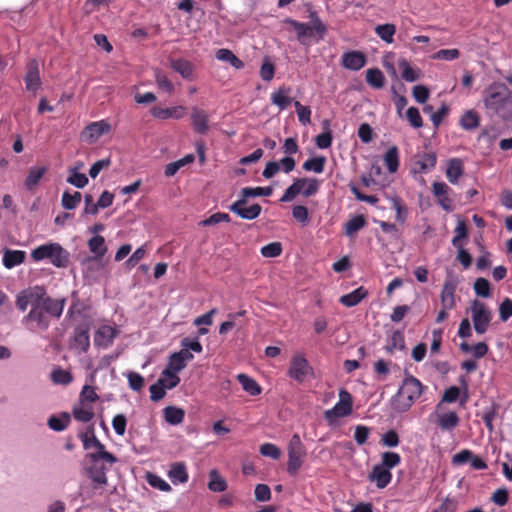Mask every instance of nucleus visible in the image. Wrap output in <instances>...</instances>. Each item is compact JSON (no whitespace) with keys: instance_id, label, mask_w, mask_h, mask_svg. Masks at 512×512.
Wrapping results in <instances>:
<instances>
[{"instance_id":"obj_1","label":"nucleus","mask_w":512,"mask_h":512,"mask_svg":"<svg viewBox=\"0 0 512 512\" xmlns=\"http://www.w3.org/2000/svg\"><path fill=\"white\" fill-rule=\"evenodd\" d=\"M482 102L490 118L512 121V90L506 84L493 82L482 93Z\"/></svg>"},{"instance_id":"obj_2","label":"nucleus","mask_w":512,"mask_h":512,"mask_svg":"<svg viewBox=\"0 0 512 512\" xmlns=\"http://www.w3.org/2000/svg\"><path fill=\"white\" fill-rule=\"evenodd\" d=\"M308 12L310 22H300L290 17L283 20V23L293 28L298 42L303 46H311L321 42L328 31L326 24L322 21L316 10L309 9Z\"/></svg>"},{"instance_id":"obj_3","label":"nucleus","mask_w":512,"mask_h":512,"mask_svg":"<svg viewBox=\"0 0 512 512\" xmlns=\"http://www.w3.org/2000/svg\"><path fill=\"white\" fill-rule=\"evenodd\" d=\"M272 193L273 188L271 186L244 187L240 191L239 198L230 206H228V209L243 220H255L260 216L262 207L258 203H253L250 206L245 207L248 199L256 197H269L272 195Z\"/></svg>"},{"instance_id":"obj_4","label":"nucleus","mask_w":512,"mask_h":512,"mask_svg":"<svg viewBox=\"0 0 512 512\" xmlns=\"http://www.w3.org/2000/svg\"><path fill=\"white\" fill-rule=\"evenodd\" d=\"M425 389L426 387L418 378L411 374L406 375L402 385L391 399L394 409L399 413L407 412L420 398Z\"/></svg>"},{"instance_id":"obj_5","label":"nucleus","mask_w":512,"mask_h":512,"mask_svg":"<svg viewBox=\"0 0 512 512\" xmlns=\"http://www.w3.org/2000/svg\"><path fill=\"white\" fill-rule=\"evenodd\" d=\"M35 262L48 259L56 268H67L70 262V253L57 242H48L37 246L31 252Z\"/></svg>"},{"instance_id":"obj_6","label":"nucleus","mask_w":512,"mask_h":512,"mask_svg":"<svg viewBox=\"0 0 512 512\" xmlns=\"http://www.w3.org/2000/svg\"><path fill=\"white\" fill-rule=\"evenodd\" d=\"M319 181L316 178H297L290 186L287 187L282 197L281 202H291L297 195L302 194L304 197L315 195L319 190Z\"/></svg>"},{"instance_id":"obj_7","label":"nucleus","mask_w":512,"mask_h":512,"mask_svg":"<svg viewBox=\"0 0 512 512\" xmlns=\"http://www.w3.org/2000/svg\"><path fill=\"white\" fill-rule=\"evenodd\" d=\"M306 448L301 441L299 434L295 433L291 436L288 446V462H287V473L290 476H296L303 465V459L306 456Z\"/></svg>"},{"instance_id":"obj_8","label":"nucleus","mask_w":512,"mask_h":512,"mask_svg":"<svg viewBox=\"0 0 512 512\" xmlns=\"http://www.w3.org/2000/svg\"><path fill=\"white\" fill-rule=\"evenodd\" d=\"M287 375L292 380L303 383L308 376L314 375V369L303 353H295L289 364Z\"/></svg>"},{"instance_id":"obj_9","label":"nucleus","mask_w":512,"mask_h":512,"mask_svg":"<svg viewBox=\"0 0 512 512\" xmlns=\"http://www.w3.org/2000/svg\"><path fill=\"white\" fill-rule=\"evenodd\" d=\"M39 295L37 296V300L42 307V310L46 313L48 318L59 319L63 313L66 298H58L54 299L47 295V292L43 286H40L38 289Z\"/></svg>"},{"instance_id":"obj_10","label":"nucleus","mask_w":512,"mask_h":512,"mask_svg":"<svg viewBox=\"0 0 512 512\" xmlns=\"http://www.w3.org/2000/svg\"><path fill=\"white\" fill-rule=\"evenodd\" d=\"M471 318L477 334H484L491 322V312L487 306L475 299L471 303Z\"/></svg>"},{"instance_id":"obj_11","label":"nucleus","mask_w":512,"mask_h":512,"mask_svg":"<svg viewBox=\"0 0 512 512\" xmlns=\"http://www.w3.org/2000/svg\"><path fill=\"white\" fill-rule=\"evenodd\" d=\"M353 409L351 394L344 388L339 390V401L331 408L325 411V419L329 422L337 418L350 415Z\"/></svg>"},{"instance_id":"obj_12","label":"nucleus","mask_w":512,"mask_h":512,"mask_svg":"<svg viewBox=\"0 0 512 512\" xmlns=\"http://www.w3.org/2000/svg\"><path fill=\"white\" fill-rule=\"evenodd\" d=\"M24 83L26 90L33 94H36L42 86L39 62L35 58L30 59L26 64V74L24 76Z\"/></svg>"},{"instance_id":"obj_13","label":"nucleus","mask_w":512,"mask_h":512,"mask_svg":"<svg viewBox=\"0 0 512 512\" xmlns=\"http://www.w3.org/2000/svg\"><path fill=\"white\" fill-rule=\"evenodd\" d=\"M28 322L34 323L35 327L42 331L47 330L50 326V319L48 318L44 310H42V307L37 299L33 303L28 314L24 316L22 319V323L25 324Z\"/></svg>"},{"instance_id":"obj_14","label":"nucleus","mask_w":512,"mask_h":512,"mask_svg":"<svg viewBox=\"0 0 512 512\" xmlns=\"http://www.w3.org/2000/svg\"><path fill=\"white\" fill-rule=\"evenodd\" d=\"M119 330L110 325H101L94 334V345L98 348L107 349L118 336Z\"/></svg>"},{"instance_id":"obj_15","label":"nucleus","mask_w":512,"mask_h":512,"mask_svg":"<svg viewBox=\"0 0 512 512\" xmlns=\"http://www.w3.org/2000/svg\"><path fill=\"white\" fill-rule=\"evenodd\" d=\"M366 63V55L359 50H348L341 56V65L347 70L359 71Z\"/></svg>"},{"instance_id":"obj_16","label":"nucleus","mask_w":512,"mask_h":512,"mask_svg":"<svg viewBox=\"0 0 512 512\" xmlns=\"http://www.w3.org/2000/svg\"><path fill=\"white\" fill-rule=\"evenodd\" d=\"M192 127L197 134L206 135L209 131V115L199 108L193 107L190 115Z\"/></svg>"},{"instance_id":"obj_17","label":"nucleus","mask_w":512,"mask_h":512,"mask_svg":"<svg viewBox=\"0 0 512 512\" xmlns=\"http://www.w3.org/2000/svg\"><path fill=\"white\" fill-rule=\"evenodd\" d=\"M392 477V472L380 463L375 464L368 475V479L371 482H375L376 487L379 489L386 488L390 484Z\"/></svg>"},{"instance_id":"obj_18","label":"nucleus","mask_w":512,"mask_h":512,"mask_svg":"<svg viewBox=\"0 0 512 512\" xmlns=\"http://www.w3.org/2000/svg\"><path fill=\"white\" fill-rule=\"evenodd\" d=\"M186 108L184 106H174V107H159L154 106L151 108V115L159 120H167V119H175L179 120L185 116Z\"/></svg>"},{"instance_id":"obj_19","label":"nucleus","mask_w":512,"mask_h":512,"mask_svg":"<svg viewBox=\"0 0 512 512\" xmlns=\"http://www.w3.org/2000/svg\"><path fill=\"white\" fill-rule=\"evenodd\" d=\"M450 191V187L445 182L435 181L432 184V192L437 197L439 206L446 212L453 210L452 200L448 196Z\"/></svg>"},{"instance_id":"obj_20","label":"nucleus","mask_w":512,"mask_h":512,"mask_svg":"<svg viewBox=\"0 0 512 512\" xmlns=\"http://www.w3.org/2000/svg\"><path fill=\"white\" fill-rule=\"evenodd\" d=\"M110 129L111 126L106 120L91 122L85 127L83 131V137L86 140L93 142L100 138L102 135L108 133Z\"/></svg>"},{"instance_id":"obj_21","label":"nucleus","mask_w":512,"mask_h":512,"mask_svg":"<svg viewBox=\"0 0 512 512\" xmlns=\"http://www.w3.org/2000/svg\"><path fill=\"white\" fill-rule=\"evenodd\" d=\"M47 171V166H31L24 180L25 189L29 192L34 191L39 186Z\"/></svg>"},{"instance_id":"obj_22","label":"nucleus","mask_w":512,"mask_h":512,"mask_svg":"<svg viewBox=\"0 0 512 512\" xmlns=\"http://www.w3.org/2000/svg\"><path fill=\"white\" fill-rule=\"evenodd\" d=\"M38 289H40V286L36 285L31 289H24L17 294L15 303L19 311L25 312L29 305H33L39 295Z\"/></svg>"},{"instance_id":"obj_23","label":"nucleus","mask_w":512,"mask_h":512,"mask_svg":"<svg viewBox=\"0 0 512 512\" xmlns=\"http://www.w3.org/2000/svg\"><path fill=\"white\" fill-rule=\"evenodd\" d=\"M74 346L85 353L90 347L89 325L80 324L74 328L73 332Z\"/></svg>"},{"instance_id":"obj_24","label":"nucleus","mask_w":512,"mask_h":512,"mask_svg":"<svg viewBox=\"0 0 512 512\" xmlns=\"http://www.w3.org/2000/svg\"><path fill=\"white\" fill-rule=\"evenodd\" d=\"M168 477L170 481L174 484H184L189 479V474L187 471V466L184 462H174L170 465V469L168 471Z\"/></svg>"},{"instance_id":"obj_25","label":"nucleus","mask_w":512,"mask_h":512,"mask_svg":"<svg viewBox=\"0 0 512 512\" xmlns=\"http://www.w3.org/2000/svg\"><path fill=\"white\" fill-rule=\"evenodd\" d=\"M437 163V156L434 152L418 154L414 162V171L418 173H427L434 169Z\"/></svg>"},{"instance_id":"obj_26","label":"nucleus","mask_w":512,"mask_h":512,"mask_svg":"<svg viewBox=\"0 0 512 512\" xmlns=\"http://www.w3.org/2000/svg\"><path fill=\"white\" fill-rule=\"evenodd\" d=\"M170 66L183 79L189 81L194 79V66L190 61L184 58L170 59Z\"/></svg>"},{"instance_id":"obj_27","label":"nucleus","mask_w":512,"mask_h":512,"mask_svg":"<svg viewBox=\"0 0 512 512\" xmlns=\"http://www.w3.org/2000/svg\"><path fill=\"white\" fill-rule=\"evenodd\" d=\"M368 295V290L360 286L350 293L344 294L340 297L339 302L348 308L357 306Z\"/></svg>"},{"instance_id":"obj_28","label":"nucleus","mask_w":512,"mask_h":512,"mask_svg":"<svg viewBox=\"0 0 512 512\" xmlns=\"http://www.w3.org/2000/svg\"><path fill=\"white\" fill-rule=\"evenodd\" d=\"M459 422V416L455 411H448L438 414L436 421L437 425L443 431L447 432H452L459 425Z\"/></svg>"},{"instance_id":"obj_29","label":"nucleus","mask_w":512,"mask_h":512,"mask_svg":"<svg viewBox=\"0 0 512 512\" xmlns=\"http://www.w3.org/2000/svg\"><path fill=\"white\" fill-rule=\"evenodd\" d=\"M26 252L23 250L5 249L3 253V266L12 269L25 261Z\"/></svg>"},{"instance_id":"obj_30","label":"nucleus","mask_w":512,"mask_h":512,"mask_svg":"<svg viewBox=\"0 0 512 512\" xmlns=\"http://www.w3.org/2000/svg\"><path fill=\"white\" fill-rule=\"evenodd\" d=\"M291 88L287 86L279 87L271 95L272 104L276 105L280 110H285L292 103V98L288 96Z\"/></svg>"},{"instance_id":"obj_31","label":"nucleus","mask_w":512,"mask_h":512,"mask_svg":"<svg viewBox=\"0 0 512 512\" xmlns=\"http://www.w3.org/2000/svg\"><path fill=\"white\" fill-rule=\"evenodd\" d=\"M93 448H96L97 451L93 453H89V459L91 463H98L100 460H103L109 464H114L117 462V457L111 452L107 451L105 445L99 440V444L95 445Z\"/></svg>"},{"instance_id":"obj_32","label":"nucleus","mask_w":512,"mask_h":512,"mask_svg":"<svg viewBox=\"0 0 512 512\" xmlns=\"http://www.w3.org/2000/svg\"><path fill=\"white\" fill-rule=\"evenodd\" d=\"M463 172V162L460 158H451L448 161L446 177L451 184H456Z\"/></svg>"},{"instance_id":"obj_33","label":"nucleus","mask_w":512,"mask_h":512,"mask_svg":"<svg viewBox=\"0 0 512 512\" xmlns=\"http://www.w3.org/2000/svg\"><path fill=\"white\" fill-rule=\"evenodd\" d=\"M456 284L446 280L441 291V303L445 309H452L455 305Z\"/></svg>"},{"instance_id":"obj_34","label":"nucleus","mask_w":512,"mask_h":512,"mask_svg":"<svg viewBox=\"0 0 512 512\" xmlns=\"http://www.w3.org/2000/svg\"><path fill=\"white\" fill-rule=\"evenodd\" d=\"M479 125L480 117L473 109L466 110L459 119V126L466 131L474 130L478 128Z\"/></svg>"},{"instance_id":"obj_35","label":"nucleus","mask_w":512,"mask_h":512,"mask_svg":"<svg viewBox=\"0 0 512 512\" xmlns=\"http://www.w3.org/2000/svg\"><path fill=\"white\" fill-rule=\"evenodd\" d=\"M163 416L168 424L176 426L183 422L185 411L180 407L170 405L163 409Z\"/></svg>"},{"instance_id":"obj_36","label":"nucleus","mask_w":512,"mask_h":512,"mask_svg":"<svg viewBox=\"0 0 512 512\" xmlns=\"http://www.w3.org/2000/svg\"><path fill=\"white\" fill-rule=\"evenodd\" d=\"M71 421L68 412H62L60 415H51L48 419V427L56 432H61L67 428Z\"/></svg>"},{"instance_id":"obj_37","label":"nucleus","mask_w":512,"mask_h":512,"mask_svg":"<svg viewBox=\"0 0 512 512\" xmlns=\"http://www.w3.org/2000/svg\"><path fill=\"white\" fill-rule=\"evenodd\" d=\"M385 166L390 173H396L399 168V150L393 145L387 149L383 157Z\"/></svg>"},{"instance_id":"obj_38","label":"nucleus","mask_w":512,"mask_h":512,"mask_svg":"<svg viewBox=\"0 0 512 512\" xmlns=\"http://www.w3.org/2000/svg\"><path fill=\"white\" fill-rule=\"evenodd\" d=\"M237 379L241 384L243 390L250 394L251 396H257L261 393V386L257 383L255 379L248 376L247 374H238Z\"/></svg>"},{"instance_id":"obj_39","label":"nucleus","mask_w":512,"mask_h":512,"mask_svg":"<svg viewBox=\"0 0 512 512\" xmlns=\"http://www.w3.org/2000/svg\"><path fill=\"white\" fill-rule=\"evenodd\" d=\"M89 478L96 485L103 486L107 484L106 468L98 463H92L87 470Z\"/></svg>"},{"instance_id":"obj_40","label":"nucleus","mask_w":512,"mask_h":512,"mask_svg":"<svg viewBox=\"0 0 512 512\" xmlns=\"http://www.w3.org/2000/svg\"><path fill=\"white\" fill-rule=\"evenodd\" d=\"M88 248L94 254L95 259H101L107 252L105 239L101 235H95L88 240Z\"/></svg>"},{"instance_id":"obj_41","label":"nucleus","mask_w":512,"mask_h":512,"mask_svg":"<svg viewBox=\"0 0 512 512\" xmlns=\"http://www.w3.org/2000/svg\"><path fill=\"white\" fill-rule=\"evenodd\" d=\"M398 66L401 69V77L406 82H415L419 79L420 70L414 69L406 59H399Z\"/></svg>"},{"instance_id":"obj_42","label":"nucleus","mask_w":512,"mask_h":512,"mask_svg":"<svg viewBox=\"0 0 512 512\" xmlns=\"http://www.w3.org/2000/svg\"><path fill=\"white\" fill-rule=\"evenodd\" d=\"M227 487V481L216 469H212L209 472L208 489L212 492H224Z\"/></svg>"},{"instance_id":"obj_43","label":"nucleus","mask_w":512,"mask_h":512,"mask_svg":"<svg viewBox=\"0 0 512 512\" xmlns=\"http://www.w3.org/2000/svg\"><path fill=\"white\" fill-rule=\"evenodd\" d=\"M375 33L382 41L391 44L394 41L396 26L392 23L379 24L375 27Z\"/></svg>"},{"instance_id":"obj_44","label":"nucleus","mask_w":512,"mask_h":512,"mask_svg":"<svg viewBox=\"0 0 512 512\" xmlns=\"http://www.w3.org/2000/svg\"><path fill=\"white\" fill-rule=\"evenodd\" d=\"M366 82L375 89H381L385 84V75L379 68H369L366 71Z\"/></svg>"},{"instance_id":"obj_45","label":"nucleus","mask_w":512,"mask_h":512,"mask_svg":"<svg viewBox=\"0 0 512 512\" xmlns=\"http://www.w3.org/2000/svg\"><path fill=\"white\" fill-rule=\"evenodd\" d=\"M454 237L452 238V245L454 247L464 246L462 240L468 238V229L464 220L460 216L457 217V225L454 230Z\"/></svg>"},{"instance_id":"obj_46","label":"nucleus","mask_w":512,"mask_h":512,"mask_svg":"<svg viewBox=\"0 0 512 512\" xmlns=\"http://www.w3.org/2000/svg\"><path fill=\"white\" fill-rule=\"evenodd\" d=\"M72 414L75 420L82 423H88L94 417L93 408L91 406H85L84 404L74 406Z\"/></svg>"},{"instance_id":"obj_47","label":"nucleus","mask_w":512,"mask_h":512,"mask_svg":"<svg viewBox=\"0 0 512 512\" xmlns=\"http://www.w3.org/2000/svg\"><path fill=\"white\" fill-rule=\"evenodd\" d=\"M326 163L325 156H314L308 158L302 165L305 171H312L314 173L320 174L324 171Z\"/></svg>"},{"instance_id":"obj_48","label":"nucleus","mask_w":512,"mask_h":512,"mask_svg":"<svg viewBox=\"0 0 512 512\" xmlns=\"http://www.w3.org/2000/svg\"><path fill=\"white\" fill-rule=\"evenodd\" d=\"M81 199L82 195L78 191H74L73 193L64 191L61 198V205L66 210H73L81 202Z\"/></svg>"},{"instance_id":"obj_49","label":"nucleus","mask_w":512,"mask_h":512,"mask_svg":"<svg viewBox=\"0 0 512 512\" xmlns=\"http://www.w3.org/2000/svg\"><path fill=\"white\" fill-rule=\"evenodd\" d=\"M392 204V208L396 211V221L403 224L408 216V209L403 204V201L398 196H391L388 198Z\"/></svg>"},{"instance_id":"obj_50","label":"nucleus","mask_w":512,"mask_h":512,"mask_svg":"<svg viewBox=\"0 0 512 512\" xmlns=\"http://www.w3.org/2000/svg\"><path fill=\"white\" fill-rule=\"evenodd\" d=\"M146 480L151 487L158 489L162 492H170L172 490L170 484L161 476L155 473L148 472L146 474Z\"/></svg>"},{"instance_id":"obj_51","label":"nucleus","mask_w":512,"mask_h":512,"mask_svg":"<svg viewBox=\"0 0 512 512\" xmlns=\"http://www.w3.org/2000/svg\"><path fill=\"white\" fill-rule=\"evenodd\" d=\"M366 224L365 217L362 214L353 216L349 219L345 224V233L347 236H352L360 229H362Z\"/></svg>"},{"instance_id":"obj_52","label":"nucleus","mask_w":512,"mask_h":512,"mask_svg":"<svg viewBox=\"0 0 512 512\" xmlns=\"http://www.w3.org/2000/svg\"><path fill=\"white\" fill-rule=\"evenodd\" d=\"M79 437L85 450H89L99 444V439L95 435L94 425H89L86 428V431L81 433Z\"/></svg>"},{"instance_id":"obj_53","label":"nucleus","mask_w":512,"mask_h":512,"mask_svg":"<svg viewBox=\"0 0 512 512\" xmlns=\"http://www.w3.org/2000/svg\"><path fill=\"white\" fill-rule=\"evenodd\" d=\"M67 182L78 189H82L88 184V177L84 173L78 172V167H74L70 169Z\"/></svg>"},{"instance_id":"obj_54","label":"nucleus","mask_w":512,"mask_h":512,"mask_svg":"<svg viewBox=\"0 0 512 512\" xmlns=\"http://www.w3.org/2000/svg\"><path fill=\"white\" fill-rule=\"evenodd\" d=\"M473 289H474L475 294L479 297H482V298L491 297L490 282L484 277H479L475 280Z\"/></svg>"},{"instance_id":"obj_55","label":"nucleus","mask_w":512,"mask_h":512,"mask_svg":"<svg viewBox=\"0 0 512 512\" xmlns=\"http://www.w3.org/2000/svg\"><path fill=\"white\" fill-rule=\"evenodd\" d=\"M401 463V456L397 452L385 451L381 454V462L390 471Z\"/></svg>"},{"instance_id":"obj_56","label":"nucleus","mask_w":512,"mask_h":512,"mask_svg":"<svg viewBox=\"0 0 512 512\" xmlns=\"http://www.w3.org/2000/svg\"><path fill=\"white\" fill-rule=\"evenodd\" d=\"M259 75L265 82H270L274 78L275 65L268 57H264L260 67Z\"/></svg>"},{"instance_id":"obj_57","label":"nucleus","mask_w":512,"mask_h":512,"mask_svg":"<svg viewBox=\"0 0 512 512\" xmlns=\"http://www.w3.org/2000/svg\"><path fill=\"white\" fill-rule=\"evenodd\" d=\"M158 380H163V384L167 390L174 389L180 383V377L178 374L169 372V369H164Z\"/></svg>"},{"instance_id":"obj_58","label":"nucleus","mask_w":512,"mask_h":512,"mask_svg":"<svg viewBox=\"0 0 512 512\" xmlns=\"http://www.w3.org/2000/svg\"><path fill=\"white\" fill-rule=\"evenodd\" d=\"M380 443L388 448H395L400 444V437L396 430L390 429L381 436Z\"/></svg>"},{"instance_id":"obj_59","label":"nucleus","mask_w":512,"mask_h":512,"mask_svg":"<svg viewBox=\"0 0 512 512\" xmlns=\"http://www.w3.org/2000/svg\"><path fill=\"white\" fill-rule=\"evenodd\" d=\"M460 392V388L454 385L445 389L442 395V400L437 404L436 408L439 409L443 402L449 404L455 403L460 398Z\"/></svg>"},{"instance_id":"obj_60","label":"nucleus","mask_w":512,"mask_h":512,"mask_svg":"<svg viewBox=\"0 0 512 512\" xmlns=\"http://www.w3.org/2000/svg\"><path fill=\"white\" fill-rule=\"evenodd\" d=\"M282 244L280 242H271L261 247V255L265 258H275L282 253Z\"/></svg>"},{"instance_id":"obj_61","label":"nucleus","mask_w":512,"mask_h":512,"mask_svg":"<svg viewBox=\"0 0 512 512\" xmlns=\"http://www.w3.org/2000/svg\"><path fill=\"white\" fill-rule=\"evenodd\" d=\"M166 387L163 384V380H158L149 387L150 399L153 402L162 400L166 395Z\"/></svg>"},{"instance_id":"obj_62","label":"nucleus","mask_w":512,"mask_h":512,"mask_svg":"<svg viewBox=\"0 0 512 512\" xmlns=\"http://www.w3.org/2000/svg\"><path fill=\"white\" fill-rule=\"evenodd\" d=\"M180 346L195 353H201L203 351V346L197 336L184 337L180 342Z\"/></svg>"},{"instance_id":"obj_63","label":"nucleus","mask_w":512,"mask_h":512,"mask_svg":"<svg viewBox=\"0 0 512 512\" xmlns=\"http://www.w3.org/2000/svg\"><path fill=\"white\" fill-rule=\"evenodd\" d=\"M406 118L409 124L415 129L421 128L423 126V120L417 107H409L406 111Z\"/></svg>"},{"instance_id":"obj_64","label":"nucleus","mask_w":512,"mask_h":512,"mask_svg":"<svg viewBox=\"0 0 512 512\" xmlns=\"http://www.w3.org/2000/svg\"><path fill=\"white\" fill-rule=\"evenodd\" d=\"M512 317V299L506 297L499 305V318L506 322Z\"/></svg>"}]
</instances>
